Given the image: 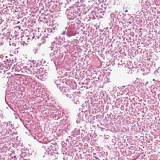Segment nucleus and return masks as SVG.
Masks as SVG:
<instances>
[{"mask_svg": "<svg viewBox=\"0 0 160 160\" xmlns=\"http://www.w3.org/2000/svg\"><path fill=\"white\" fill-rule=\"evenodd\" d=\"M74 102L76 104H78L79 103V100L78 99H75L74 100Z\"/></svg>", "mask_w": 160, "mask_h": 160, "instance_id": "nucleus-6", "label": "nucleus"}, {"mask_svg": "<svg viewBox=\"0 0 160 160\" xmlns=\"http://www.w3.org/2000/svg\"><path fill=\"white\" fill-rule=\"evenodd\" d=\"M51 52L50 54V56L52 57H53L54 55H55V53H56V52H55L53 48H51Z\"/></svg>", "mask_w": 160, "mask_h": 160, "instance_id": "nucleus-4", "label": "nucleus"}, {"mask_svg": "<svg viewBox=\"0 0 160 160\" xmlns=\"http://www.w3.org/2000/svg\"><path fill=\"white\" fill-rule=\"evenodd\" d=\"M24 42H25V43L26 44L25 41H24Z\"/></svg>", "mask_w": 160, "mask_h": 160, "instance_id": "nucleus-20", "label": "nucleus"}, {"mask_svg": "<svg viewBox=\"0 0 160 160\" xmlns=\"http://www.w3.org/2000/svg\"><path fill=\"white\" fill-rule=\"evenodd\" d=\"M128 10H127L125 11V12H128Z\"/></svg>", "mask_w": 160, "mask_h": 160, "instance_id": "nucleus-16", "label": "nucleus"}, {"mask_svg": "<svg viewBox=\"0 0 160 160\" xmlns=\"http://www.w3.org/2000/svg\"><path fill=\"white\" fill-rule=\"evenodd\" d=\"M3 55H1L0 56V58L2 59L3 58Z\"/></svg>", "mask_w": 160, "mask_h": 160, "instance_id": "nucleus-14", "label": "nucleus"}, {"mask_svg": "<svg viewBox=\"0 0 160 160\" xmlns=\"http://www.w3.org/2000/svg\"><path fill=\"white\" fill-rule=\"evenodd\" d=\"M20 160H30V159H24V158H22L21 159H20Z\"/></svg>", "mask_w": 160, "mask_h": 160, "instance_id": "nucleus-13", "label": "nucleus"}, {"mask_svg": "<svg viewBox=\"0 0 160 160\" xmlns=\"http://www.w3.org/2000/svg\"><path fill=\"white\" fill-rule=\"evenodd\" d=\"M4 67V66L2 63L1 62H0V69H3V68Z\"/></svg>", "mask_w": 160, "mask_h": 160, "instance_id": "nucleus-9", "label": "nucleus"}, {"mask_svg": "<svg viewBox=\"0 0 160 160\" xmlns=\"http://www.w3.org/2000/svg\"><path fill=\"white\" fill-rule=\"evenodd\" d=\"M67 12H70L71 13V14L72 13V12H70V10L69 9H67L66 10Z\"/></svg>", "mask_w": 160, "mask_h": 160, "instance_id": "nucleus-12", "label": "nucleus"}, {"mask_svg": "<svg viewBox=\"0 0 160 160\" xmlns=\"http://www.w3.org/2000/svg\"><path fill=\"white\" fill-rule=\"evenodd\" d=\"M13 158H16V156H14V157H13Z\"/></svg>", "mask_w": 160, "mask_h": 160, "instance_id": "nucleus-19", "label": "nucleus"}, {"mask_svg": "<svg viewBox=\"0 0 160 160\" xmlns=\"http://www.w3.org/2000/svg\"><path fill=\"white\" fill-rule=\"evenodd\" d=\"M114 14L113 13H112L111 14V18H112V19L114 20Z\"/></svg>", "mask_w": 160, "mask_h": 160, "instance_id": "nucleus-7", "label": "nucleus"}, {"mask_svg": "<svg viewBox=\"0 0 160 160\" xmlns=\"http://www.w3.org/2000/svg\"><path fill=\"white\" fill-rule=\"evenodd\" d=\"M68 26L66 28V30H67V35L69 37L74 36V24L71 23L68 24Z\"/></svg>", "mask_w": 160, "mask_h": 160, "instance_id": "nucleus-1", "label": "nucleus"}, {"mask_svg": "<svg viewBox=\"0 0 160 160\" xmlns=\"http://www.w3.org/2000/svg\"><path fill=\"white\" fill-rule=\"evenodd\" d=\"M24 38H25V39H27V40H28L29 39V38H28V36H25V37H23L22 38V39L23 40V39H24Z\"/></svg>", "mask_w": 160, "mask_h": 160, "instance_id": "nucleus-8", "label": "nucleus"}, {"mask_svg": "<svg viewBox=\"0 0 160 160\" xmlns=\"http://www.w3.org/2000/svg\"><path fill=\"white\" fill-rule=\"evenodd\" d=\"M36 69H35L34 70H33L32 71H31V74L33 75H35L36 77H37L38 78H39L40 79H41L42 78H41L42 77V75H43V74H42L41 73H39V74L37 72H36L37 71H35Z\"/></svg>", "mask_w": 160, "mask_h": 160, "instance_id": "nucleus-3", "label": "nucleus"}, {"mask_svg": "<svg viewBox=\"0 0 160 160\" xmlns=\"http://www.w3.org/2000/svg\"><path fill=\"white\" fill-rule=\"evenodd\" d=\"M5 58H7V56H6V57H5Z\"/></svg>", "mask_w": 160, "mask_h": 160, "instance_id": "nucleus-22", "label": "nucleus"}, {"mask_svg": "<svg viewBox=\"0 0 160 160\" xmlns=\"http://www.w3.org/2000/svg\"><path fill=\"white\" fill-rule=\"evenodd\" d=\"M57 87L60 90L63 92V93H66L68 92L69 91L68 88L65 87H61V84H59L58 85L57 84Z\"/></svg>", "mask_w": 160, "mask_h": 160, "instance_id": "nucleus-2", "label": "nucleus"}, {"mask_svg": "<svg viewBox=\"0 0 160 160\" xmlns=\"http://www.w3.org/2000/svg\"><path fill=\"white\" fill-rule=\"evenodd\" d=\"M66 96H67V97H69V98H70L72 97L71 95L70 94H67L66 95Z\"/></svg>", "mask_w": 160, "mask_h": 160, "instance_id": "nucleus-11", "label": "nucleus"}, {"mask_svg": "<svg viewBox=\"0 0 160 160\" xmlns=\"http://www.w3.org/2000/svg\"><path fill=\"white\" fill-rule=\"evenodd\" d=\"M65 33L67 34V30H66V29L65 30V31H63L62 32V34L64 35V34H65Z\"/></svg>", "mask_w": 160, "mask_h": 160, "instance_id": "nucleus-10", "label": "nucleus"}, {"mask_svg": "<svg viewBox=\"0 0 160 160\" xmlns=\"http://www.w3.org/2000/svg\"><path fill=\"white\" fill-rule=\"evenodd\" d=\"M11 122L10 121H8V122H5L3 123V124L6 126V127H11L12 124H11Z\"/></svg>", "mask_w": 160, "mask_h": 160, "instance_id": "nucleus-5", "label": "nucleus"}, {"mask_svg": "<svg viewBox=\"0 0 160 160\" xmlns=\"http://www.w3.org/2000/svg\"><path fill=\"white\" fill-rule=\"evenodd\" d=\"M19 23H20V22H19V21L18 22V24Z\"/></svg>", "mask_w": 160, "mask_h": 160, "instance_id": "nucleus-18", "label": "nucleus"}, {"mask_svg": "<svg viewBox=\"0 0 160 160\" xmlns=\"http://www.w3.org/2000/svg\"><path fill=\"white\" fill-rule=\"evenodd\" d=\"M53 44H54V42H52V45H53Z\"/></svg>", "mask_w": 160, "mask_h": 160, "instance_id": "nucleus-17", "label": "nucleus"}, {"mask_svg": "<svg viewBox=\"0 0 160 160\" xmlns=\"http://www.w3.org/2000/svg\"><path fill=\"white\" fill-rule=\"evenodd\" d=\"M16 28H18L19 29H20L21 28L20 26H17L16 27Z\"/></svg>", "mask_w": 160, "mask_h": 160, "instance_id": "nucleus-15", "label": "nucleus"}, {"mask_svg": "<svg viewBox=\"0 0 160 160\" xmlns=\"http://www.w3.org/2000/svg\"><path fill=\"white\" fill-rule=\"evenodd\" d=\"M153 81H155V80H154V79H153Z\"/></svg>", "mask_w": 160, "mask_h": 160, "instance_id": "nucleus-21", "label": "nucleus"}]
</instances>
